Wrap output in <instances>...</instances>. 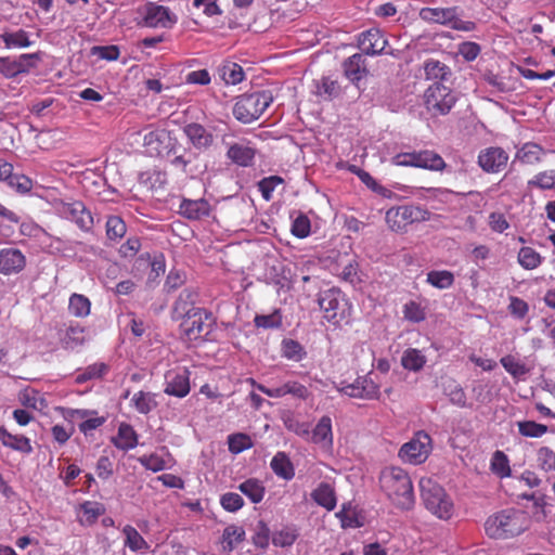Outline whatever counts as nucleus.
I'll return each instance as SVG.
<instances>
[{
	"mask_svg": "<svg viewBox=\"0 0 555 555\" xmlns=\"http://www.w3.org/2000/svg\"><path fill=\"white\" fill-rule=\"evenodd\" d=\"M382 490L395 506L411 509L415 503L413 483L409 474L401 467H385L379 475Z\"/></svg>",
	"mask_w": 555,
	"mask_h": 555,
	"instance_id": "nucleus-1",
	"label": "nucleus"
},
{
	"mask_svg": "<svg viewBox=\"0 0 555 555\" xmlns=\"http://www.w3.org/2000/svg\"><path fill=\"white\" fill-rule=\"evenodd\" d=\"M527 512L518 508H505L490 515L485 522V530L491 539H512L520 535L530 527Z\"/></svg>",
	"mask_w": 555,
	"mask_h": 555,
	"instance_id": "nucleus-2",
	"label": "nucleus"
},
{
	"mask_svg": "<svg viewBox=\"0 0 555 555\" xmlns=\"http://www.w3.org/2000/svg\"><path fill=\"white\" fill-rule=\"evenodd\" d=\"M216 326L212 313L204 308H192L183 315L180 323L181 338L194 346L211 340V333Z\"/></svg>",
	"mask_w": 555,
	"mask_h": 555,
	"instance_id": "nucleus-3",
	"label": "nucleus"
},
{
	"mask_svg": "<svg viewBox=\"0 0 555 555\" xmlns=\"http://www.w3.org/2000/svg\"><path fill=\"white\" fill-rule=\"evenodd\" d=\"M420 489L423 503L433 515L443 520L452 517L453 501L437 481L431 478H422Z\"/></svg>",
	"mask_w": 555,
	"mask_h": 555,
	"instance_id": "nucleus-4",
	"label": "nucleus"
},
{
	"mask_svg": "<svg viewBox=\"0 0 555 555\" xmlns=\"http://www.w3.org/2000/svg\"><path fill=\"white\" fill-rule=\"evenodd\" d=\"M273 99L272 91L270 90L242 94L237 98L234 105L233 115L242 122H251L263 114L273 102Z\"/></svg>",
	"mask_w": 555,
	"mask_h": 555,
	"instance_id": "nucleus-5",
	"label": "nucleus"
},
{
	"mask_svg": "<svg viewBox=\"0 0 555 555\" xmlns=\"http://www.w3.org/2000/svg\"><path fill=\"white\" fill-rule=\"evenodd\" d=\"M430 212L418 206L401 205L391 207L386 211V222L391 231L403 232L415 222L427 221Z\"/></svg>",
	"mask_w": 555,
	"mask_h": 555,
	"instance_id": "nucleus-6",
	"label": "nucleus"
},
{
	"mask_svg": "<svg viewBox=\"0 0 555 555\" xmlns=\"http://www.w3.org/2000/svg\"><path fill=\"white\" fill-rule=\"evenodd\" d=\"M425 104L429 112L437 115L448 114L456 102L452 90L441 82H434L424 94Z\"/></svg>",
	"mask_w": 555,
	"mask_h": 555,
	"instance_id": "nucleus-7",
	"label": "nucleus"
},
{
	"mask_svg": "<svg viewBox=\"0 0 555 555\" xmlns=\"http://www.w3.org/2000/svg\"><path fill=\"white\" fill-rule=\"evenodd\" d=\"M142 25L150 28H171L178 17L167 7L147 2L138 9Z\"/></svg>",
	"mask_w": 555,
	"mask_h": 555,
	"instance_id": "nucleus-8",
	"label": "nucleus"
},
{
	"mask_svg": "<svg viewBox=\"0 0 555 555\" xmlns=\"http://www.w3.org/2000/svg\"><path fill=\"white\" fill-rule=\"evenodd\" d=\"M337 390L350 398L362 400H375L379 398V385L370 375L359 376L352 383L343 380Z\"/></svg>",
	"mask_w": 555,
	"mask_h": 555,
	"instance_id": "nucleus-9",
	"label": "nucleus"
},
{
	"mask_svg": "<svg viewBox=\"0 0 555 555\" xmlns=\"http://www.w3.org/2000/svg\"><path fill=\"white\" fill-rule=\"evenodd\" d=\"M431 438L425 431H418L406 443H404L400 451L399 456L402 461L413 465L425 462L431 450Z\"/></svg>",
	"mask_w": 555,
	"mask_h": 555,
	"instance_id": "nucleus-10",
	"label": "nucleus"
},
{
	"mask_svg": "<svg viewBox=\"0 0 555 555\" xmlns=\"http://www.w3.org/2000/svg\"><path fill=\"white\" fill-rule=\"evenodd\" d=\"M318 302L328 323L338 325L345 319V302L340 291L336 288L324 291L320 294Z\"/></svg>",
	"mask_w": 555,
	"mask_h": 555,
	"instance_id": "nucleus-11",
	"label": "nucleus"
},
{
	"mask_svg": "<svg viewBox=\"0 0 555 555\" xmlns=\"http://www.w3.org/2000/svg\"><path fill=\"white\" fill-rule=\"evenodd\" d=\"M156 144L154 147L158 151V156L166 158L176 166L185 167L194 157L193 153L186 147L181 146L178 141H149L147 145Z\"/></svg>",
	"mask_w": 555,
	"mask_h": 555,
	"instance_id": "nucleus-12",
	"label": "nucleus"
},
{
	"mask_svg": "<svg viewBox=\"0 0 555 555\" xmlns=\"http://www.w3.org/2000/svg\"><path fill=\"white\" fill-rule=\"evenodd\" d=\"M358 46L366 55L391 54V52L386 50L388 40L378 28H370L362 31L358 37Z\"/></svg>",
	"mask_w": 555,
	"mask_h": 555,
	"instance_id": "nucleus-13",
	"label": "nucleus"
},
{
	"mask_svg": "<svg viewBox=\"0 0 555 555\" xmlns=\"http://www.w3.org/2000/svg\"><path fill=\"white\" fill-rule=\"evenodd\" d=\"M164 392L177 398H184L190 393V372L186 369L168 372L165 376Z\"/></svg>",
	"mask_w": 555,
	"mask_h": 555,
	"instance_id": "nucleus-14",
	"label": "nucleus"
},
{
	"mask_svg": "<svg viewBox=\"0 0 555 555\" xmlns=\"http://www.w3.org/2000/svg\"><path fill=\"white\" fill-rule=\"evenodd\" d=\"M62 214L73 222H75L81 230L88 231L93 225V218L85 204L80 201L64 203L61 209Z\"/></svg>",
	"mask_w": 555,
	"mask_h": 555,
	"instance_id": "nucleus-15",
	"label": "nucleus"
},
{
	"mask_svg": "<svg viewBox=\"0 0 555 555\" xmlns=\"http://www.w3.org/2000/svg\"><path fill=\"white\" fill-rule=\"evenodd\" d=\"M26 266L25 255L15 247H8L0 250V272L12 274L21 272Z\"/></svg>",
	"mask_w": 555,
	"mask_h": 555,
	"instance_id": "nucleus-16",
	"label": "nucleus"
},
{
	"mask_svg": "<svg viewBox=\"0 0 555 555\" xmlns=\"http://www.w3.org/2000/svg\"><path fill=\"white\" fill-rule=\"evenodd\" d=\"M508 155L501 147H490L478 156L480 167L487 172H499L507 164Z\"/></svg>",
	"mask_w": 555,
	"mask_h": 555,
	"instance_id": "nucleus-17",
	"label": "nucleus"
},
{
	"mask_svg": "<svg viewBox=\"0 0 555 555\" xmlns=\"http://www.w3.org/2000/svg\"><path fill=\"white\" fill-rule=\"evenodd\" d=\"M0 181L5 182L10 188L25 194L33 189V181L24 175L13 172V165L3 160L0 169Z\"/></svg>",
	"mask_w": 555,
	"mask_h": 555,
	"instance_id": "nucleus-18",
	"label": "nucleus"
},
{
	"mask_svg": "<svg viewBox=\"0 0 555 555\" xmlns=\"http://www.w3.org/2000/svg\"><path fill=\"white\" fill-rule=\"evenodd\" d=\"M343 70L351 83L358 85L367 74L365 59L360 53L349 56L343 63Z\"/></svg>",
	"mask_w": 555,
	"mask_h": 555,
	"instance_id": "nucleus-19",
	"label": "nucleus"
},
{
	"mask_svg": "<svg viewBox=\"0 0 555 555\" xmlns=\"http://www.w3.org/2000/svg\"><path fill=\"white\" fill-rule=\"evenodd\" d=\"M310 441L328 450L333 447L332 420L330 416H322L311 431Z\"/></svg>",
	"mask_w": 555,
	"mask_h": 555,
	"instance_id": "nucleus-20",
	"label": "nucleus"
},
{
	"mask_svg": "<svg viewBox=\"0 0 555 555\" xmlns=\"http://www.w3.org/2000/svg\"><path fill=\"white\" fill-rule=\"evenodd\" d=\"M179 214L190 220H199L210 215V204L204 198H184L179 206Z\"/></svg>",
	"mask_w": 555,
	"mask_h": 555,
	"instance_id": "nucleus-21",
	"label": "nucleus"
},
{
	"mask_svg": "<svg viewBox=\"0 0 555 555\" xmlns=\"http://www.w3.org/2000/svg\"><path fill=\"white\" fill-rule=\"evenodd\" d=\"M0 441L11 450L29 454L33 452L30 440L23 435H13L4 426H0Z\"/></svg>",
	"mask_w": 555,
	"mask_h": 555,
	"instance_id": "nucleus-22",
	"label": "nucleus"
},
{
	"mask_svg": "<svg viewBox=\"0 0 555 555\" xmlns=\"http://www.w3.org/2000/svg\"><path fill=\"white\" fill-rule=\"evenodd\" d=\"M227 155L233 164L241 167H250L254 164L256 149L242 143H234L229 147Z\"/></svg>",
	"mask_w": 555,
	"mask_h": 555,
	"instance_id": "nucleus-23",
	"label": "nucleus"
},
{
	"mask_svg": "<svg viewBox=\"0 0 555 555\" xmlns=\"http://www.w3.org/2000/svg\"><path fill=\"white\" fill-rule=\"evenodd\" d=\"M455 8H423L420 17L427 23L449 25L454 20Z\"/></svg>",
	"mask_w": 555,
	"mask_h": 555,
	"instance_id": "nucleus-24",
	"label": "nucleus"
},
{
	"mask_svg": "<svg viewBox=\"0 0 555 555\" xmlns=\"http://www.w3.org/2000/svg\"><path fill=\"white\" fill-rule=\"evenodd\" d=\"M122 534L125 537L124 545L131 552L146 554L150 551V544L133 526L126 525L122 528Z\"/></svg>",
	"mask_w": 555,
	"mask_h": 555,
	"instance_id": "nucleus-25",
	"label": "nucleus"
},
{
	"mask_svg": "<svg viewBox=\"0 0 555 555\" xmlns=\"http://www.w3.org/2000/svg\"><path fill=\"white\" fill-rule=\"evenodd\" d=\"M312 500L320 506L327 511H333L336 507V493L332 485L321 482L312 492Z\"/></svg>",
	"mask_w": 555,
	"mask_h": 555,
	"instance_id": "nucleus-26",
	"label": "nucleus"
},
{
	"mask_svg": "<svg viewBox=\"0 0 555 555\" xmlns=\"http://www.w3.org/2000/svg\"><path fill=\"white\" fill-rule=\"evenodd\" d=\"M313 93L323 101H331L340 94V86L331 77H322L313 82Z\"/></svg>",
	"mask_w": 555,
	"mask_h": 555,
	"instance_id": "nucleus-27",
	"label": "nucleus"
},
{
	"mask_svg": "<svg viewBox=\"0 0 555 555\" xmlns=\"http://www.w3.org/2000/svg\"><path fill=\"white\" fill-rule=\"evenodd\" d=\"M424 73L428 80H435V82L448 81L452 76V70L444 63L429 59L424 63Z\"/></svg>",
	"mask_w": 555,
	"mask_h": 555,
	"instance_id": "nucleus-28",
	"label": "nucleus"
},
{
	"mask_svg": "<svg viewBox=\"0 0 555 555\" xmlns=\"http://www.w3.org/2000/svg\"><path fill=\"white\" fill-rule=\"evenodd\" d=\"M113 443L117 449L128 451L137 447L138 435L131 425L122 423L118 428L117 436L113 439Z\"/></svg>",
	"mask_w": 555,
	"mask_h": 555,
	"instance_id": "nucleus-29",
	"label": "nucleus"
},
{
	"mask_svg": "<svg viewBox=\"0 0 555 555\" xmlns=\"http://www.w3.org/2000/svg\"><path fill=\"white\" fill-rule=\"evenodd\" d=\"M245 540V530L241 526L229 525L223 529L221 537L222 550L227 553L232 552L240 543Z\"/></svg>",
	"mask_w": 555,
	"mask_h": 555,
	"instance_id": "nucleus-30",
	"label": "nucleus"
},
{
	"mask_svg": "<svg viewBox=\"0 0 555 555\" xmlns=\"http://www.w3.org/2000/svg\"><path fill=\"white\" fill-rule=\"evenodd\" d=\"M70 415L85 420L79 424V430L85 435L101 427L106 421L103 416H96L95 411L89 410H73Z\"/></svg>",
	"mask_w": 555,
	"mask_h": 555,
	"instance_id": "nucleus-31",
	"label": "nucleus"
},
{
	"mask_svg": "<svg viewBox=\"0 0 555 555\" xmlns=\"http://www.w3.org/2000/svg\"><path fill=\"white\" fill-rule=\"evenodd\" d=\"M273 473L285 480H291L295 476V468L289 457L284 452H278L270 463Z\"/></svg>",
	"mask_w": 555,
	"mask_h": 555,
	"instance_id": "nucleus-32",
	"label": "nucleus"
},
{
	"mask_svg": "<svg viewBox=\"0 0 555 555\" xmlns=\"http://www.w3.org/2000/svg\"><path fill=\"white\" fill-rule=\"evenodd\" d=\"M414 163L415 167L429 170H441L446 165L442 157L433 151L415 152Z\"/></svg>",
	"mask_w": 555,
	"mask_h": 555,
	"instance_id": "nucleus-33",
	"label": "nucleus"
},
{
	"mask_svg": "<svg viewBox=\"0 0 555 555\" xmlns=\"http://www.w3.org/2000/svg\"><path fill=\"white\" fill-rule=\"evenodd\" d=\"M545 152L533 141L526 142L517 152V158L528 165H534L542 160Z\"/></svg>",
	"mask_w": 555,
	"mask_h": 555,
	"instance_id": "nucleus-34",
	"label": "nucleus"
},
{
	"mask_svg": "<svg viewBox=\"0 0 555 555\" xmlns=\"http://www.w3.org/2000/svg\"><path fill=\"white\" fill-rule=\"evenodd\" d=\"M443 393L449 398V401L459 406H467V397L463 387L453 378H449L443 383Z\"/></svg>",
	"mask_w": 555,
	"mask_h": 555,
	"instance_id": "nucleus-35",
	"label": "nucleus"
},
{
	"mask_svg": "<svg viewBox=\"0 0 555 555\" xmlns=\"http://www.w3.org/2000/svg\"><path fill=\"white\" fill-rule=\"evenodd\" d=\"M238 490L246 495L251 503H260L266 494V488L262 482L256 478H249L238 486Z\"/></svg>",
	"mask_w": 555,
	"mask_h": 555,
	"instance_id": "nucleus-36",
	"label": "nucleus"
},
{
	"mask_svg": "<svg viewBox=\"0 0 555 555\" xmlns=\"http://www.w3.org/2000/svg\"><path fill=\"white\" fill-rule=\"evenodd\" d=\"M130 403L141 414H149L157 406L155 395L142 390L132 396Z\"/></svg>",
	"mask_w": 555,
	"mask_h": 555,
	"instance_id": "nucleus-37",
	"label": "nucleus"
},
{
	"mask_svg": "<svg viewBox=\"0 0 555 555\" xmlns=\"http://www.w3.org/2000/svg\"><path fill=\"white\" fill-rule=\"evenodd\" d=\"M426 282L435 288L447 289L454 284V274L449 270H431L426 275Z\"/></svg>",
	"mask_w": 555,
	"mask_h": 555,
	"instance_id": "nucleus-38",
	"label": "nucleus"
},
{
	"mask_svg": "<svg viewBox=\"0 0 555 555\" xmlns=\"http://www.w3.org/2000/svg\"><path fill=\"white\" fill-rule=\"evenodd\" d=\"M401 364L405 370L417 372L426 364V357L421 350L409 348L403 352Z\"/></svg>",
	"mask_w": 555,
	"mask_h": 555,
	"instance_id": "nucleus-39",
	"label": "nucleus"
},
{
	"mask_svg": "<svg viewBox=\"0 0 555 555\" xmlns=\"http://www.w3.org/2000/svg\"><path fill=\"white\" fill-rule=\"evenodd\" d=\"M91 302L88 297L81 294H73L68 301V311L76 318H86L90 314Z\"/></svg>",
	"mask_w": 555,
	"mask_h": 555,
	"instance_id": "nucleus-40",
	"label": "nucleus"
},
{
	"mask_svg": "<svg viewBox=\"0 0 555 555\" xmlns=\"http://www.w3.org/2000/svg\"><path fill=\"white\" fill-rule=\"evenodd\" d=\"M107 240L113 242L120 241L127 233V225L121 217L109 216L105 224Z\"/></svg>",
	"mask_w": 555,
	"mask_h": 555,
	"instance_id": "nucleus-41",
	"label": "nucleus"
},
{
	"mask_svg": "<svg viewBox=\"0 0 555 555\" xmlns=\"http://www.w3.org/2000/svg\"><path fill=\"white\" fill-rule=\"evenodd\" d=\"M517 260L525 270H533L542 263L543 257L532 247L526 246L519 249Z\"/></svg>",
	"mask_w": 555,
	"mask_h": 555,
	"instance_id": "nucleus-42",
	"label": "nucleus"
},
{
	"mask_svg": "<svg viewBox=\"0 0 555 555\" xmlns=\"http://www.w3.org/2000/svg\"><path fill=\"white\" fill-rule=\"evenodd\" d=\"M219 72L227 85H237L243 81L245 76L242 66L233 62L224 63Z\"/></svg>",
	"mask_w": 555,
	"mask_h": 555,
	"instance_id": "nucleus-43",
	"label": "nucleus"
},
{
	"mask_svg": "<svg viewBox=\"0 0 555 555\" xmlns=\"http://www.w3.org/2000/svg\"><path fill=\"white\" fill-rule=\"evenodd\" d=\"M490 468L491 472L500 478L508 477L512 473L507 455L500 450H496L493 453L490 462Z\"/></svg>",
	"mask_w": 555,
	"mask_h": 555,
	"instance_id": "nucleus-44",
	"label": "nucleus"
},
{
	"mask_svg": "<svg viewBox=\"0 0 555 555\" xmlns=\"http://www.w3.org/2000/svg\"><path fill=\"white\" fill-rule=\"evenodd\" d=\"M500 362L505 371L514 378H521L529 373V369L526 364L512 354L502 357Z\"/></svg>",
	"mask_w": 555,
	"mask_h": 555,
	"instance_id": "nucleus-45",
	"label": "nucleus"
},
{
	"mask_svg": "<svg viewBox=\"0 0 555 555\" xmlns=\"http://www.w3.org/2000/svg\"><path fill=\"white\" fill-rule=\"evenodd\" d=\"M198 293L193 288H184L178 299L175 302V311L183 313L186 315V312L192 308H195L194 305L197 300Z\"/></svg>",
	"mask_w": 555,
	"mask_h": 555,
	"instance_id": "nucleus-46",
	"label": "nucleus"
},
{
	"mask_svg": "<svg viewBox=\"0 0 555 555\" xmlns=\"http://www.w3.org/2000/svg\"><path fill=\"white\" fill-rule=\"evenodd\" d=\"M1 39L5 47L9 49L27 48L31 46L28 33L23 29L12 33H4L1 35Z\"/></svg>",
	"mask_w": 555,
	"mask_h": 555,
	"instance_id": "nucleus-47",
	"label": "nucleus"
},
{
	"mask_svg": "<svg viewBox=\"0 0 555 555\" xmlns=\"http://www.w3.org/2000/svg\"><path fill=\"white\" fill-rule=\"evenodd\" d=\"M85 341V328L78 324H70L65 330V333L62 337V343L66 348H75L79 345H82Z\"/></svg>",
	"mask_w": 555,
	"mask_h": 555,
	"instance_id": "nucleus-48",
	"label": "nucleus"
},
{
	"mask_svg": "<svg viewBox=\"0 0 555 555\" xmlns=\"http://www.w3.org/2000/svg\"><path fill=\"white\" fill-rule=\"evenodd\" d=\"M80 509L82 512L80 522L88 526L93 525L99 516L104 513V507L100 503L90 501L82 503Z\"/></svg>",
	"mask_w": 555,
	"mask_h": 555,
	"instance_id": "nucleus-49",
	"label": "nucleus"
},
{
	"mask_svg": "<svg viewBox=\"0 0 555 555\" xmlns=\"http://www.w3.org/2000/svg\"><path fill=\"white\" fill-rule=\"evenodd\" d=\"M306 354L305 348L297 340L284 339L282 341V356L287 360L299 362Z\"/></svg>",
	"mask_w": 555,
	"mask_h": 555,
	"instance_id": "nucleus-50",
	"label": "nucleus"
},
{
	"mask_svg": "<svg viewBox=\"0 0 555 555\" xmlns=\"http://www.w3.org/2000/svg\"><path fill=\"white\" fill-rule=\"evenodd\" d=\"M298 538V531L293 527H284L275 531L272 535V543L275 546L287 547L292 546Z\"/></svg>",
	"mask_w": 555,
	"mask_h": 555,
	"instance_id": "nucleus-51",
	"label": "nucleus"
},
{
	"mask_svg": "<svg viewBox=\"0 0 555 555\" xmlns=\"http://www.w3.org/2000/svg\"><path fill=\"white\" fill-rule=\"evenodd\" d=\"M108 372V366L103 363H93L88 365L82 372L77 374L76 382L81 384L91 379L101 378Z\"/></svg>",
	"mask_w": 555,
	"mask_h": 555,
	"instance_id": "nucleus-52",
	"label": "nucleus"
},
{
	"mask_svg": "<svg viewBox=\"0 0 555 555\" xmlns=\"http://www.w3.org/2000/svg\"><path fill=\"white\" fill-rule=\"evenodd\" d=\"M228 446L231 453L238 454L253 448V440L246 434H232L228 437Z\"/></svg>",
	"mask_w": 555,
	"mask_h": 555,
	"instance_id": "nucleus-53",
	"label": "nucleus"
},
{
	"mask_svg": "<svg viewBox=\"0 0 555 555\" xmlns=\"http://www.w3.org/2000/svg\"><path fill=\"white\" fill-rule=\"evenodd\" d=\"M518 431L524 437L539 438L547 433V426L533 421H522L517 423Z\"/></svg>",
	"mask_w": 555,
	"mask_h": 555,
	"instance_id": "nucleus-54",
	"label": "nucleus"
},
{
	"mask_svg": "<svg viewBox=\"0 0 555 555\" xmlns=\"http://www.w3.org/2000/svg\"><path fill=\"white\" fill-rule=\"evenodd\" d=\"M528 185L541 190L555 189V170H545L537 173L528 181Z\"/></svg>",
	"mask_w": 555,
	"mask_h": 555,
	"instance_id": "nucleus-55",
	"label": "nucleus"
},
{
	"mask_svg": "<svg viewBox=\"0 0 555 555\" xmlns=\"http://www.w3.org/2000/svg\"><path fill=\"white\" fill-rule=\"evenodd\" d=\"M403 315L405 320L414 323L422 322L426 319L425 308L414 300H410L403 306Z\"/></svg>",
	"mask_w": 555,
	"mask_h": 555,
	"instance_id": "nucleus-56",
	"label": "nucleus"
},
{
	"mask_svg": "<svg viewBox=\"0 0 555 555\" xmlns=\"http://www.w3.org/2000/svg\"><path fill=\"white\" fill-rule=\"evenodd\" d=\"M253 543L261 548L268 547L270 543V528L262 519L258 520L255 526Z\"/></svg>",
	"mask_w": 555,
	"mask_h": 555,
	"instance_id": "nucleus-57",
	"label": "nucleus"
},
{
	"mask_svg": "<svg viewBox=\"0 0 555 555\" xmlns=\"http://www.w3.org/2000/svg\"><path fill=\"white\" fill-rule=\"evenodd\" d=\"M539 467L544 472L555 470V452L548 447H541L537 452Z\"/></svg>",
	"mask_w": 555,
	"mask_h": 555,
	"instance_id": "nucleus-58",
	"label": "nucleus"
},
{
	"mask_svg": "<svg viewBox=\"0 0 555 555\" xmlns=\"http://www.w3.org/2000/svg\"><path fill=\"white\" fill-rule=\"evenodd\" d=\"M283 182H284L283 178H281L279 176H270V177L261 179L258 182V188H259V191L261 192L262 197L266 201H269L271 198V195H272L273 191L275 190V188L279 184H282Z\"/></svg>",
	"mask_w": 555,
	"mask_h": 555,
	"instance_id": "nucleus-59",
	"label": "nucleus"
},
{
	"mask_svg": "<svg viewBox=\"0 0 555 555\" xmlns=\"http://www.w3.org/2000/svg\"><path fill=\"white\" fill-rule=\"evenodd\" d=\"M255 325L262 328H278L282 325V318L276 310L271 314H260L255 317Z\"/></svg>",
	"mask_w": 555,
	"mask_h": 555,
	"instance_id": "nucleus-60",
	"label": "nucleus"
},
{
	"mask_svg": "<svg viewBox=\"0 0 555 555\" xmlns=\"http://www.w3.org/2000/svg\"><path fill=\"white\" fill-rule=\"evenodd\" d=\"M220 504L225 511L234 513L243 507L244 500L238 493L227 492L221 495Z\"/></svg>",
	"mask_w": 555,
	"mask_h": 555,
	"instance_id": "nucleus-61",
	"label": "nucleus"
},
{
	"mask_svg": "<svg viewBox=\"0 0 555 555\" xmlns=\"http://www.w3.org/2000/svg\"><path fill=\"white\" fill-rule=\"evenodd\" d=\"M139 462L143 467L154 473L167 468L166 460L158 454L143 455L139 459Z\"/></svg>",
	"mask_w": 555,
	"mask_h": 555,
	"instance_id": "nucleus-62",
	"label": "nucleus"
},
{
	"mask_svg": "<svg viewBox=\"0 0 555 555\" xmlns=\"http://www.w3.org/2000/svg\"><path fill=\"white\" fill-rule=\"evenodd\" d=\"M92 55L106 61H116L120 55L119 48L117 46H95L91 50Z\"/></svg>",
	"mask_w": 555,
	"mask_h": 555,
	"instance_id": "nucleus-63",
	"label": "nucleus"
},
{
	"mask_svg": "<svg viewBox=\"0 0 555 555\" xmlns=\"http://www.w3.org/2000/svg\"><path fill=\"white\" fill-rule=\"evenodd\" d=\"M310 220L305 215H299L292 223V234L298 238L307 237L310 233Z\"/></svg>",
	"mask_w": 555,
	"mask_h": 555,
	"instance_id": "nucleus-64",
	"label": "nucleus"
}]
</instances>
